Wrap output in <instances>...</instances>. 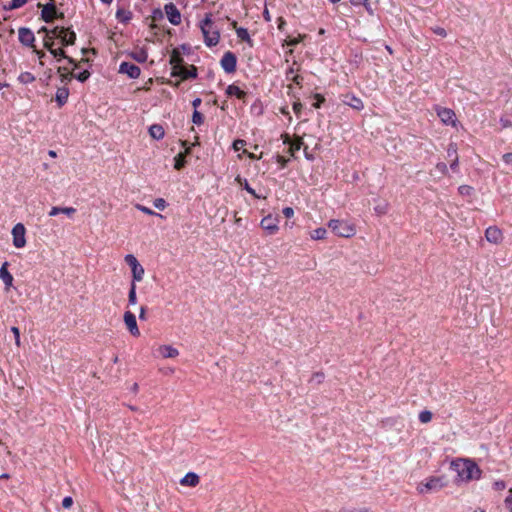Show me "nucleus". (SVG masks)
I'll return each mask as SVG.
<instances>
[{
    "mask_svg": "<svg viewBox=\"0 0 512 512\" xmlns=\"http://www.w3.org/2000/svg\"><path fill=\"white\" fill-rule=\"evenodd\" d=\"M459 478L463 481L477 480L481 477L482 471L472 460H459L452 462Z\"/></svg>",
    "mask_w": 512,
    "mask_h": 512,
    "instance_id": "f257e3e1",
    "label": "nucleus"
},
{
    "mask_svg": "<svg viewBox=\"0 0 512 512\" xmlns=\"http://www.w3.org/2000/svg\"><path fill=\"white\" fill-rule=\"evenodd\" d=\"M212 25V14L207 13L204 19L200 22V29L204 36V42L208 47L217 45L220 40V33L218 30H214L212 35L209 36V28H212Z\"/></svg>",
    "mask_w": 512,
    "mask_h": 512,
    "instance_id": "f03ea898",
    "label": "nucleus"
},
{
    "mask_svg": "<svg viewBox=\"0 0 512 512\" xmlns=\"http://www.w3.org/2000/svg\"><path fill=\"white\" fill-rule=\"evenodd\" d=\"M447 485L444 476H432L421 482L417 486V490L420 494L438 492Z\"/></svg>",
    "mask_w": 512,
    "mask_h": 512,
    "instance_id": "7ed1b4c3",
    "label": "nucleus"
},
{
    "mask_svg": "<svg viewBox=\"0 0 512 512\" xmlns=\"http://www.w3.org/2000/svg\"><path fill=\"white\" fill-rule=\"evenodd\" d=\"M332 232L340 237H351L355 234V227L343 220L332 219L328 223Z\"/></svg>",
    "mask_w": 512,
    "mask_h": 512,
    "instance_id": "20e7f679",
    "label": "nucleus"
},
{
    "mask_svg": "<svg viewBox=\"0 0 512 512\" xmlns=\"http://www.w3.org/2000/svg\"><path fill=\"white\" fill-rule=\"evenodd\" d=\"M51 35L60 40L62 46L73 45L76 41V34L70 28L56 26L51 29Z\"/></svg>",
    "mask_w": 512,
    "mask_h": 512,
    "instance_id": "39448f33",
    "label": "nucleus"
},
{
    "mask_svg": "<svg viewBox=\"0 0 512 512\" xmlns=\"http://www.w3.org/2000/svg\"><path fill=\"white\" fill-rule=\"evenodd\" d=\"M125 262L131 268L132 277H133V281L132 282L135 283V282L142 281L145 271H144V268L138 262L137 258L134 255H132V254H127L125 256Z\"/></svg>",
    "mask_w": 512,
    "mask_h": 512,
    "instance_id": "423d86ee",
    "label": "nucleus"
},
{
    "mask_svg": "<svg viewBox=\"0 0 512 512\" xmlns=\"http://www.w3.org/2000/svg\"><path fill=\"white\" fill-rule=\"evenodd\" d=\"M55 17L63 18L64 13H58L54 0H51L46 5L43 6L41 11V18L46 23H51Z\"/></svg>",
    "mask_w": 512,
    "mask_h": 512,
    "instance_id": "0eeeda50",
    "label": "nucleus"
},
{
    "mask_svg": "<svg viewBox=\"0 0 512 512\" xmlns=\"http://www.w3.org/2000/svg\"><path fill=\"white\" fill-rule=\"evenodd\" d=\"M220 65L226 73H234L236 71L237 66L236 55L231 51L225 52L220 60Z\"/></svg>",
    "mask_w": 512,
    "mask_h": 512,
    "instance_id": "6e6552de",
    "label": "nucleus"
},
{
    "mask_svg": "<svg viewBox=\"0 0 512 512\" xmlns=\"http://www.w3.org/2000/svg\"><path fill=\"white\" fill-rule=\"evenodd\" d=\"M26 228L22 223H17L12 229L13 245L16 248H23L26 245Z\"/></svg>",
    "mask_w": 512,
    "mask_h": 512,
    "instance_id": "1a4fd4ad",
    "label": "nucleus"
},
{
    "mask_svg": "<svg viewBox=\"0 0 512 512\" xmlns=\"http://www.w3.org/2000/svg\"><path fill=\"white\" fill-rule=\"evenodd\" d=\"M19 42L26 47H34L35 36L33 31L27 27H20L18 29Z\"/></svg>",
    "mask_w": 512,
    "mask_h": 512,
    "instance_id": "9d476101",
    "label": "nucleus"
},
{
    "mask_svg": "<svg viewBox=\"0 0 512 512\" xmlns=\"http://www.w3.org/2000/svg\"><path fill=\"white\" fill-rule=\"evenodd\" d=\"M164 10L172 25H179L181 23V13L174 3L170 2L165 4Z\"/></svg>",
    "mask_w": 512,
    "mask_h": 512,
    "instance_id": "9b49d317",
    "label": "nucleus"
},
{
    "mask_svg": "<svg viewBox=\"0 0 512 512\" xmlns=\"http://www.w3.org/2000/svg\"><path fill=\"white\" fill-rule=\"evenodd\" d=\"M119 73L126 74L131 79H137L141 74V70L133 63L122 62L119 66Z\"/></svg>",
    "mask_w": 512,
    "mask_h": 512,
    "instance_id": "f8f14e48",
    "label": "nucleus"
},
{
    "mask_svg": "<svg viewBox=\"0 0 512 512\" xmlns=\"http://www.w3.org/2000/svg\"><path fill=\"white\" fill-rule=\"evenodd\" d=\"M123 318L131 335L138 337L140 335V330L137 325L136 316L131 311H126Z\"/></svg>",
    "mask_w": 512,
    "mask_h": 512,
    "instance_id": "ddd939ff",
    "label": "nucleus"
},
{
    "mask_svg": "<svg viewBox=\"0 0 512 512\" xmlns=\"http://www.w3.org/2000/svg\"><path fill=\"white\" fill-rule=\"evenodd\" d=\"M198 75L197 68L194 65L187 67H182L180 70L171 71L172 77H180L182 80L194 79Z\"/></svg>",
    "mask_w": 512,
    "mask_h": 512,
    "instance_id": "4468645a",
    "label": "nucleus"
},
{
    "mask_svg": "<svg viewBox=\"0 0 512 512\" xmlns=\"http://www.w3.org/2000/svg\"><path fill=\"white\" fill-rule=\"evenodd\" d=\"M437 115L445 125H456V115L452 109L440 108L437 110Z\"/></svg>",
    "mask_w": 512,
    "mask_h": 512,
    "instance_id": "2eb2a0df",
    "label": "nucleus"
},
{
    "mask_svg": "<svg viewBox=\"0 0 512 512\" xmlns=\"http://www.w3.org/2000/svg\"><path fill=\"white\" fill-rule=\"evenodd\" d=\"M278 219L268 215L261 220V227L263 230L267 231L268 234L273 235L278 231Z\"/></svg>",
    "mask_w": 512,
    "mask_h": 512,
    "instance_id": "dca6fc26",
    "label": "nucleus"
},
{
    "mask_svg": "<svg viewBox=\"0 0 512 512\" xmlns=\"http://www.w3.org/2000/svg\"><path fill=\"white\" fill-rule=\"evenodd\" d=\"M342 97H343L342 102L345 105H348L351 108L358 110V111H360L364 108L363 101L356 95H354L352 93H346V94L342 95Z\"/></svg>",
    "mask_w": 512,
    "mask_h": 512,
    "instance_id": "f3484780",
    "label": "nucleus"
},
{
    "mask_svg": "<svg viewBox=\"0 0 512 512\" xmlns=\"http://www.w3.org/2000/svg\"><path fill=\"white\" fill-rule=\"evenodd\" d=\"M485 238L490 243L498 244L503 240V234L498 227L490 226L485 231Z\"/></svg>",
    "mask_w": 512,
    "mask_h": 512,
    "instance_id": "a211bd4d",
    "label": "nucleus"
},
{
    "mask_svg": "<svg viewBox=\"0 0 512 512\" xmlns=\"http://www.w3.org/2000/svg\"><path fill=\"white\" fill-rule=\"evenodd\" d=\"M169 63L172 65V71L180 70L184 67V59L180 48H174L171 51Z\"/></svg>",
    "mask_w": 512,
    "mask_h": 512,
    "instance_id": "6ab92c4d",
    "label": "nucleus"
},
{
    "mask_svg": "<svg viewBox=\"0 0 512 512\" xmlns=\"http://www.w3.org/2000/svg\"><path fill=\"white\" fill-rule=\"evenodd\" d=\"M283 143H284V144H289V145H290V147H289V153H290V155H291V156H294V155H295V153H296L297 151H299V150L302 148V146L304 145L302 138H300V137H296V138L294 139V141H292V142H291V141H290V137H289V135H287V134H285V135H284Z\"/></svg>",
    "mask_w": 512,
    "mask_h": 512,
    "instance_id": "aec40b11",
    "label": "nucleus"
},
{
    "mask_svg": "<svg viewBox=\"0 0 512 512\" xmlns=\"http://www.w3.org/2000/svg\"><path fill=\"white\" fill-rule=\"evenodd\" d=\"M8 265V262H4L0 268V279L4 282L6 289L12 286L14 280L12 274L8 271Z\"/></svg>",
    "mask_w": 512,
    "mask_h": 512,
    "instance_id": "412c9836",
    "label": "nucleus"
},
{
    "mask_svg": "<svg viewBox=\"0 0 512 512\" xmlns=\"http://www.w3.org/2000/svg\"><path fill=\"white\" fill-rule=\"evenodd\" d=\"M228 97H236L239 100L245 102V98L247 96V92L243 91L240 87L235 84H231L226 88L225 91Z\"/></svg>",
    "mask_w": 512,
    "mask_h": 512,
    "instance_id": "4be33fe9",
    "label": "nucleus"
},
{
    "mask_svg": "<svg viewBox=\"0 0 512 512\" xmlns=\"http://www.w3.org/2000/svg\"><path fill=\"white\" fill-rule=\"evenodd\" d=\"M68 97H69V89L67 87H60L57 89L56 91V95H55V101L57 103V106L59 108L63 107L67 101H68Z\"/></svg>",
    "mask_w": 512,
    "mask_h": 512,
    "instance_id": "5701e85b",
    "label": "nucleus"
},
{
    "mask_svg": "<svg viewBox=\"0 0 512 512\" xmlns=\"http://www.w3.org/2000/svg\"><path fill=\"white\" fill-rule=\"evenodd\" d=\"M231 25L235 29L237 37L241 41H244V42L248 43L250 46H252V40H251L248 30L243 27H237L236 21H232Z\"/></svg>",
    "mask_w": 512,
    "mask_h": 512,
    "instance_id": "b1692460",
    "label": "nucleus"
},
{
    "mask_svg": "<svg viewBox=\"0 0 512 512\" xmlns=\"http://www.w3.org/2000/svg\"><path fill=\"white\" fill-rule=\"evenodd\" d=\"M200 478L194 472H188L181 480L180 484L183 486L195 487L199 484Z\"/></svg>",
    "mask_w": 512,
    "mask_h": 512,
    "instance_id": "393cba45",
    "label": "nucleus"
},
{
    "mask_svg": "<svg viewBox=\"0 0 512 512\" xmlns=\"http://www.w3.org/2000/svg\"><path fill=\"white\" fill-rule=\"evenodd\" d=\"M49 52L57 59V61H60L61 59H66L68 63L72 64L74 67H77L76 61L72 57L66 55V52L62 48H53Z\"/></svg>",
    "mask_w": 512,
    "mask_h": 512,
    "instance_id": "a878e982",
    "label": "nucleus"
},
{
    "mask_svg": "<svg viewBox=\"0 0 512 512\" xmlns=\"http://www.w3.org/2000/svg\"><path fill=\"white\" fill-rule=\"evenodd\" d=\"M116 19L123 24H127L131 21L133 17V13L130 10H126L124 8H118L116 11Z\"/></svg>",
    "mask_w": 512,
    "mask_h": 512,
    "instance_id": "bb28decb",
    "label": "nucleus"
},
{
    "mask_svg": "<svg viewBox=\"0 0 512 512\" xmlns=\"http://www.w3.org/2000/svg\"><path fill=\"white\" fill-rule=\"evenodd\" d=\"M129 56L138 63H145L148 59V53L145 48H139L129 53Z\"/></svg>",
    "mask_w": 512,
    "mask_h": 512,
    "instance_id": "cd10ccee",
    "label": "nucleus"
},
{
    "mask_svg": "<svg viewBox=\"0 0 512 512\" xmlns=\"http://www.w3.org/2000/svg\"><path fill=\"white\" fill-rule=\"evenodd\" d=\"M190 153V147L185 150V152L178 153L174 158V168L176 170H181L186 165V155Z\"/></svg>",
    "mask_w": 512,
    "mask_h": 512,
    "instance_id": "c85d7f7f",
    "label": "nucleus"
},
{
    "mask_svg": "<svg viewBox=\"0 0 512 512\" xmlns=\"http://www.w3.org/2000/svg\"><path fill=\"white\" fill-rule=\"evenodd\" d=\"M60 213L66 214L67 216L71 217L76 213V209L73 207H52V209L49 212V216H56Z\"/></svg>",
    "mask_w": 512,
    "mask_h": 512,
    "instance_id": "c756f323",
    "label": "nucleus"
},
{
    "mask_svg": "<svg viewBox=\"0 0 512 512\" xmlns=\"http://www.w3.org/2000/svg\"><path fill=\"white\" fill-rule=\"evenodd\" d=\"M159 351L164 358H175L179 355L178 350L170 345L160 346Z\"/></svg>",
    "mask_w": 512,
    "mask_h": 512,
    "instance_id": "7c9ffc66",
    "label": "nucleus"
},
{
    "mask_svg": "<svg viewBox=\"0 0 512 512\" xmlns=\"http://www.w3.org/2000/svg\"><path fill=\"white\" fill-rule=\"evenodd\" d=\"M149 134L153 139L160 140L164 137L165 132L160 124H153L149 128Z\"/></svg>",
    "mask_w": 512,
    "mask_h": 512,
    "instance_id": "2f4dec72",
    "label": "nucleus"
},
{
    "mask_svg": "<svg viewBox=\"0 0 512 512\" xmlns=\"http://www.w3.org/2000/svg\"><path fill=\"white\" fill-rule=\"evenodd\" d=\"M244 190H246L250 195H252L256 199H260L261 196L256 193V191L249 185L246 179L241 178V176H237L235 179Z\"/></svg>",
    "mask_w": 512,
    "mask_h": 512,
    "instance_id": "473e14b6",
    "label": "nucleus"
},
{
    "mask_svg": "<svg viewBox=\"0 0 512 512\" xmlns=\"http://www.w3.org/2000/svg\"><path fill=\"white\" fill-rule=\"evenodd\" d=\"M150 17H151V19L153 21V23L150 24V28L151 29H156L157 25L155 24V22L163 20L164 14H163V12H162V10L160 8H155V9L152 10V13H151Z\"/></svg>",
    "mask_w": 512,
    "mask_h": 512,
    "instance_id": "72a5a7b5",
    "label": "nucleus"
},
{
    "mask_svg": "<svg viewBox=\"0 0 512 512\" xmlns=\"http://www.w3.org/2000/svg\"><path fill=\"white\" fill-rule=\"evenodd\" d=\"M326 234H327V230L323 227H319L317 229H314L311 233H310V237L313 239V240H322V239H325L326 237Z\"/></svg>",
    "mask_w": 512,
    "mask_h": 512,
    "instance_id": "f704fd0d",
    "label": "nucleus"
},
{
    "mask_svg": "<svg viewBox=\"0 0 512 512\" xmlns=\"http://www.w3.org/2000/svg\"><path fill=\"white\" fill-rule=\"evenodd\" d=\"M128 303L130 305H135L137 303L136 284L134 282L131 283V286L129 289Z\"/></svg>",
    "mask_w": 512,
    "mask_h": 512,
    "instance_id": "c9c22d12",
    "label": "nucleus"
},
{
    "mask_svg": "<svg viewBox=\"0 0 512 512\" xmlns=\"http://www.w3.org/2000/svg\"><path fill=\"white\" fill-rule=\"evenodd\" d=\"M501 128L512 127V114H504L500 117Z\"/></svg>",
    "mask_w": 512,
    "mask_h": 512,
    "instance_id": "e433bc0d",
    "label": "nucleus"
},
{
    "mask_svg": "<svg viewBox=\"0 0 512 512\" xmlns=\"http://www.w3.org/2000/svg\"><path fill=\"white\" fill-rule=\"evenodd\" d=\"M18 79L21 83L28 84V83H32L35 80V77L30 72H23L20 74Z\"/></svg>",
    "mask_w": 512,
    "mask_h": 512,
    "instance_id": "4c0bfd02",
    "label": "nucleus"
},
{
    "mask_svg": "<svg viewBox=\"0 0 512 512\" xmlns=\"http://www.w3.org/2000/svg\"><path fill=\"white\" fill-rule=\"evenodd\" d=\"M136 208L138 210H140L141 212L147 214V215H154V216H158L160 218H163V215L159 214V213H156L155 211H153L152 209L146 207V206H143L141 204H137L136 205Z\"/></svg>",
    "mask_w": 512,
    "mask_h": 512,
    "instance_id": "58836bf2",
    "label": "nucleus"
},
{
    "mask_svg": "<svg viewBox=\"0 0 512 512\" xmlns=\"http://www.w3.org/2000/svg\"><path fill=\"white\" fill-rule=\"evenodd\" d=\"M192 122L196 125H201L204 122V115L198 110H194L192 115Z\"/></svg>",
    "mask_w": 512,
    "mask_h": 512,
    "instance_id": "ea45409f",
    "label": "nucleus"
},
{
    "mask_svg": "<svg viewBox=\"0 0 512 512\" xmlns=\"http://www.w3.org/2000/svg\"><path fill=\"white\" fill-rule=\"evenodd\" d=\"M432 419V413L428 410L421 411L419 413V421L421 423H428Z\"/></svg>",
    "mask_w": 512,
    "mask_h": 512,
    "instance_id": "a19ab883",
    "label": "nucleus"
},
{
    "mask_svg": "<svg viewBox=\"0 0 512 512\" xmlns=\"http://www.w3.org/2000/svg\"><path fill=\"white\" fill-rule=\"evenodd\" d=\"M72 77L83 83L90 77V72L88 70H84L78 74H73Z\"/></svg>",
    "mask_w": 512,
    "mask_h": 512,
    "instance_id": "79ce46f5",
    "label": "nucleus"
},
{
    "mask_svg": "<svg viewBox=\"0 0 512 512\" xmlns=\"http://www.w3.org/2000/svg\"><path fill=\"white\" fill-rule=\"evenodd\" d=\"M375 212L378 215H384L388 211V204L387 203H380L374 207Z\"/></svg>",
    "mask_w": 512,
    "mask_h": 512,
    "instance_id": "37998d69",
    "label": "nucleus"
},
{
    "mask_svg": "<svg viewBox=\"0 0 512 512\" xmlns=\"http://www.w3.org/2000/svg\"><path fill=\"white\" fill-rule=\"evenodd\" d=\"M54 44H55V42H54L53 35L52 36L46 35V37L44 39V47L48 51H51L54 48Z\"/></svg>",
    "mask_w": 512,
    "mask_h": 512,
    "instance_id": "c03bdc74",
    "label": "nucleus"
},
{
    "mask_svg": "<svg viewBox=\"0 0 512 512\" xmlns=\"http://www.w3.org/2000/svg\"><path fill=\"white\" fill-rule=\"evenodd\" d=\"M324 378H325V375H324V373H323V372H315V373L312 375V377H311V379H310V382H315V383H317V384H320V383H322V382H323Z\"/></svg>",
    "mask_w": 512,
    "mask_h": 512,
    "instance_id": "a18cd8bd",
    "label": "nucleus"
},
{
    "mask_svg": "<svg viewBox=\"0 0 512 512\" xmlns=\"http://www.w3.org/2000/svg\"><path fill=\"white\" fill-rule=\"evenodd\" d=\"M455 155H457V146L455 143H450L447 149V156L454 159Z\"/></svg>",
    "mask_w": 512,
    "mask_h": 512,
    "instance_id": "49530a36",
    "label": "nucleus"
},
{
    "mask_svg": "<svg viewBox=\"0 0 512 512\" xmlns=\"http://www.w3.org/2000/svg\"><path fill=\"white\" fill-rule=\"evenodd\" d=\"M153 205L159 210H164L167 206V203L163 198H157L154 200Z\"/></svg>",
    "mask_w": 512,
    "mask_h": 512,
    "instance_id": "de8ad7c7",
    "label": "nucleus"
},
{
    "mask_svg": "<svg viewBox=\"0 0 512 512\" xmlns=\"http://www.w3.org/2000/svg\"><path fill=\"white\" fill-rule=\"evenodd\" d=\"M246 145V141L243 140V139H236L233 144H232V147L235 151H239L241 150L244 146Z\"/></svg>",
    "mask_w": 512,
    "mask_h": 512,
    "instance_id": "09e8293b",
    "label": "nucleus"
},
{
    "mask_svg": "<svg viewBox=\"0 0 512 512\" xmlns=\"http://www.w3.org/2000/svg\"><path fill=\"white\" fill-rule=\"evenodd\" d=\"M314 98L316 99V102H314L312 106L314 108L318 109L321 107V104L324 103L325 98L321 94H318V93H316L314 95Z\"/></svg>",
    "mask_w": 512,
    "mask_h": 512,
    "instance_id": "8fccbe9b",
    "label": "nucleus"
},
{
    "mask_svg": "<svg viewBox=\"0 0 512 512\" xmlns=\"http://www.w3.org/2000/svg\"><path fill=\"white\" fill-rule=\"evenodd\" d=\"M11 332L13 333L14 335V338H15V344L19 347L20 346V330L18 327L16 326H13L11 327Z\"/></svg>",
    "mask_w": 512,
    "mask_h": 512,
    "instance_id": "3c124183",
    "label": "nucleus"
},
{
    "mask_svg": "<svg viewBox=\"0 0 512 512\" xmlns=\"http://www.w3.org/2000/svg\"><path fill=\"white\" fill-rule=\"evenodd\" d=\"M506 507L512 512V488L508 490V495L504 500Z\"/></svg>",
    "mask_w": 512,
    "mask_h": 512,
    "instance_id": "603ef678",
    "label": "nucleus"
},
{
    "mask_svg": "<svg viewBox=\"0 0 512 512\" xmlns=\"http://www.w3.org/2000/svg\"><path fill=\"white\" fill-rule=\"evenodd\" d=\"M431 30L434 34H436L438 36H441V37L447 36V32L443 27L436 26V27H432Z\"/></svg>",
    "mask_w": 512,
    "mask_h": 512,
    "instance_id": "864d4df0",
    "label": "nucleus"
},
{
    "mask_svg": "<svg viewBox=\"0 0 512 512\" xmlns=\"http://www.w3.org/2000/svg\"><path fill=\"white\" fill-rule=\"evenodd\" d=\"M493 488L496 491H502L506 488V483L503 480H498L493 483Z\"/></svg>",
    "mask_w": 512,
    "mask_h": 512,
    "instance_id": "5fc2aeb1",
    "label": "nucleus"
},
{
    "mask_svg": "<svg viewBox=\"0 0 512 512\" xmlns=\"http://www.w3.org/2000/svg\"><path fill=\"white\" fill-rule=\"evenodd\" d=\"M73 505V499L71 496H67L62 500V507L65 509L71 508Z\"/></svg>",
    "mask_w": 512,
    "mask_h": 512,
    "instance_id": "6e6d98bb",
    "label": "nucleus"
},
{
    "mask_svg": "<svg viewBox=\"0 0 512 512\" xmlns=\"http://www.w3.org/2000/svg\"><path fill=\"white\" fill-rule=\"evenodd\" d=\"M458 191L461 195H470L472 187L468 185H462L458 188Z\"/></svg>",
    "mask_w": 512,
    "mask_h": 512,
    "instance_id": "4d7b16f0",
    "label": "nucleus"
},
{
    "mask_svg": "<svg viewBox=\"0 0 512 512\" xmlns=\"http://www.w3.org/2000/svg\"><path fill=\"white\" fill-rule=\"evenodd\" d=\"M292 108H293L294 113H295L297 116H299V115H300V113H301V111H302L303 105H302V103H301L300 101H295V102L293 103Z\"/></svg>",
    "mask_w": 512,
    "mask_h": 512,
    "instance_id": "13d9d810",
    "label": "nucleus"
},
{
    "mask_svg": "<svg viewBox=\"0 0 512 512\" xmlns=\"http://www.w3.org/2000/svg\"><path fill=\"white\" fill-rule=\"evenodd\" d=\"M276 162L281 166V168H285L287 166L289 160L286 159L284 156L277 155Z\"/></svg>",
    "mask_w": 512,
    "mask_h": 512,
    "instance_id": "bf43d9fd",
    "label": "nucleus"
},
{
    "mask_svg": "<svg viewBox=\"0 0 512 512\" xmlns=\"http://www.w3.org/2000/svg\"><path fill=\"white\" fill-rule=\"evenodd\" d=\"M436 169L439 172H441L442 174H447V172H448V167H447V165L444 162L437 163Z\"/></svg>",
    "mask_w": 512,
    "mask_h": 512,
    "instance_id": "052dcab7",
    "label": "nucleus"
},
{
    "mask_svg": "<svg viewBox=\"0 0 512 512\" xmlns=\"http://www.w3.org/2000/svg\"><path fill=\"white\" fill-rule=\"evenodd\" d=\"M282 213H283V215H284L286 218H291V217H293V215H294V210H293V208H291V207H285V208L282 210Z\"/></svg>",
    "mask_w": 512,
    "mask_h": 512,
    "instance_id": "680f3d73",
    "label": "nucleus"
},
{
    "mask_svg": "<svg viewBox=\"0 0 512 512\" xmlns=\"http://www.w3.org/2000/svg\"><path fill=\"white\" fill-rule=\"evenodd\" d=\"M502 159L504 161L505 164L507 165H512V152H509V153H505L503 156H502Z\"/></svg>",
    "mask_w": 512,
    "mask_h": 512,
    "instance_id": "e2e57ef3",
    "label": "nucleus"
},
{
    "mask_svg": "<svg viewBox=\"0 0 512 512\" xmlns=\"http://www.w3.org/2000/svg\"><path fill=\"white\" fill-rule=\"evenodd\" d=\"M340 512H373L368 508H360V509H342Z\"/></svg>",
    "mask_w": 512,
    "mask_h": 512,
    "instance_id": "0e129e2a",
    "label": "nucleus"
},
{
    "mask_svg": "<svg viewBox=\"0 0 512 512\" xmlns=\"http://www.w3.org/2000/svg\"><path fill=\"white\" fill-rule=\"evenodd\" d=\"M293 83H295L298 86H301L303 82V77L300 75H295L290 79Z\"/></svg>",
    "mask_w": 512,
    "mask_h": 512,
    "instance_id": "69168bd1",
    "label": "nucleus"
},
{
    "mask_svg": "<svg viewBox=\"0 0 512 512\" xmlns=\"http://www.w3.org/2000/svg\"><path fill=\"white\" fill-rule=\"evenodd\" d=\"M458 164H459V159H458V155H455V158L452 159V162L450 164V168L451 170L453 171H456L457 168H458Z\"/></svg>",
    "mask_w": 512,
    "mask_h": 512,
    "instance_id": "338daca9",
    "label": "nucleus"
},
{
    "mask_svg": "<svg viewBox=\"0 0 512 512\" xmlns=\"http://www.w3.org/2000/svg\"><path fill=\"white\" fill-rule=\"evenodd\" d=\"M178 48H180V51L182 53L189 54L191 51V46L189 44H182Z\"/></svg>",
    "mask_w": 512,
    "mask_h": 512,
    "instance_id": "774afa93",
    "label": "nucleus"
}]
</instances>
